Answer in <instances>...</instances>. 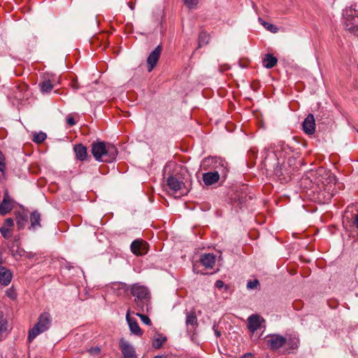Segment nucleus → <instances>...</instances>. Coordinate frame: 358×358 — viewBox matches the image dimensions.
Masks as SVG:
<instances>
[{
	"instance_id": "ea45409f",
	"label": "nucleus",
	"mask_w": 358,
	"mask_h": 358,
	"mask_svg": "<svg viewBox=\"0 0 358 358\" xmlns=\"http://www.w3.org/2000/svg\"><path fill=\"white\" fill-rule=\"evenodd\" d=\"M241 358H253V355L251 353H245Z\"/></svg>"
},
{
	"instance_id": "393cba45",
	"label": "nucleus",
	"mask_w": 358,
	"mask_h": 358,
	"mask_svg": "<svg viewBox=\"0 0 358 358\" xmlns=\"http://www.w3.org/2000/svg\"><path fill=\"white\" fill-rule=\"evenodd\" d=\"M166 338L161 334L157 335L152 340V346L156 349L160 348L166 342Z\"/></svg>"
},
{
	"instance_id": "f704fd0d",
	"label": "nucleus",
	"mask_w": 358,
	"mask_h": 358,
	"mask_svg": "<svg viewBox=\"0 0 358 358\" xmlns=\"http://www.w3.org/2000/svg\"><path fill=\"white\" fill-rule=\"evenodd\" d=\"M99 352H100V349L98 347L91 348L89 350V352L91 355H98L99 353Z\"/></svg>"
},
{
	"instance_id": "a19ab883",
	"label": "nucleus",
	"mask_w": 358,
	"mask_h": 358,
	"mask_svg": "<svg viewBox=\"0 0 358 358\" xmlns=\"http://www.w3.org/2000/svg\"><path fill=\"white\" fill-rule=\"evenodd\" d=\"M214 330H215V334L216 335L217 337H220L221 336V333L217 331V329H215V327H213Z\"/></svg>"
},
{
	"instance_id": "6e6552de",
	"label": "nucleus",
	"mask_w": 358,
	"mask_h": 358,
	"mask_svg": "<svg viewBox=\"0 0 358 358\" xmlns=\"http://www.w3.org/2000/svg\"><path fill=\"white\" fill-rule=\"evenodd\" d=\"M13 200L10 198L8 193H4L3 201L0 203V215H5L10 212L13 208Z\"/></svg>"
},
{
	"instance_id": "c756f323",
	"label": "nucleus",
	"mask_w": 358,
	"mask_h": 358,
	"mask_svg": "<svg viewBox=\"0 0 358 358\" xmlns=\"http://www.w3.org/2000/svg\"><path fill=\"white\" fill-rule=\"evenodd\" d=\"M183 2L189 9H195L199 3V0H183Z\"/></svg>"
},
{
	"instance_id": "6ab92c4d",
	"label": "nucleus",
	"mask_w": 358,
	"mask_h": 358,
	"mask_svg": "<svg viewBox=\"0 0 358 358\" xmlns=\"http://www.w3.org/2000/svg\"><path fill=\"white\" fill-rule=\"evenodd\" d=\"M12 274L5 267L0 266V283L3 286H7L11 281Z\"/></svg>"
},
{
	"instance_id": "37998d69",
	"label": "nucleus",
	"mask_w": 358,
	"mask_h": 358,
	"mask_svg": "<svg viewBox=\"0 0 358 358\" xmlns=\"http://www.w3.org/2000/svg\"><path fill=\"white\" fill-rule=\"evenodd\" d=\"M183 194H184L180 193L179 195H177L176 196H178V197H180V196H181L182 195H183Z\"/></svg>"
},
{
	"instance_id": "e433bc0d",
	"label": "nucleus",
	"mask_w": 358,
	"mask_h": 358,
	"mask_svg": "<svg viewBox=\"0 0 358 358\" xmlns=\"http://www.w3.org/2000/svg\"><path fill=\"white\" fill-rule=\"evenodd\" d=\"M71 85L72 88L74 90H78L80 88V85H79L78 80H73L71 81Z\"/></svg>"
},
{
	"instance_id": "b1692460",
	"label": "nucleus",
	"mask_w": 358,
	"mask_h": 358,
	"mask_svg": "<svg viewBox=\"0 0 358 358\" xmlns=\"http://www.w3.org/2000/svg\"><path fill=\"white\" fill-rule=\"evenodd\" d=\"M8 322L0 313V341L8 334Z\"/></svg>"
},
{
	"instance_id": "f3484780",
	"label": "nucleus",
	"mask_w": 358,
	"mask_h": 358,
	"mask_svg": "<svg viewBox=\"0 0 358 358\" xmlns=\"http://www.w3.org/2000/svg\"><path fill=\"white\" fill-rule=\"evenodd\" d=\"M220 179V173L217 171L214 172L205 173L203 175V180L207 185H213L217 182Z\"/></svg>"
},
{
	"instance_id": "a878e982",
	"label": "nucleus",
	"mask_w": 358,
	"mask_h": 358,
	"mask_svg": "<svg viewBox=\"0 0 358 358\" xmlns=\"http://www.w3.org/2000/svg\"><path fill=\"white\" fill-rule=\"evenodd\" d=\"M17 226L19 230L22 229L27 224V217L23 214L19 213L16 215Z\"/></svg>"
},
{
	"instance_id": "5701e85b",
	"label": "nucleus",
	"mask_w": 358,
	"mask_h": 358,
	"mask_svg": "<svg viewBox=\"0 0 358 358\" xmlns=\"http://www.w3.org/2000/svg\"><path fill=\"white\" fill-rule=\"evenodd\" d=\"M278 63V59L271 54H266L263 59V66L266 69L274 67Z\"/></svg>"
},
{
	"instance_id": "a211bd4d",
	"label": "nucleus",
	"mask_w": 358,
	"mask_h": 358,
	"mask_svg": "<svg viewBox=\"0 0 358 358\" xmlns=\"http://www.w3.org/2000/svg\"><path fill=\"white\" fill-rule=\"evenodd\" d=\"M41 214L37 211H34L30 215V222L31 225L29 227V229H32L34 231L37 230L38 229L41 227Z\"/></svg>"
},
{
	"instance_id": "c9c22d12",
	"label": "nucleus",
	"mask_w": 358,
	"mask_h": 358,
	"mask_svg": "<svg viewBox=\"0 0 358 358\" xmlns=\"http://www.w3.org/2000/svg\"><path fill=\"white\" fill-rule=\"evenodd\" d=\"M66 122L69 126H73L76 124L74 118L72 116H68L66 118Z\"/></svg>"
},
{
	"instance_id": "aec40b11",
	"label": "nucleus",
	"mask_w": 358,
	"mask_h": 358,
	"mask_svg": "<svg viewBox=\"0 0 358 358\" xmlns=\"http://www.w3.org/2000/svg\"><path fill=\"white\" fill-rule=\"evenodd\" d=\"M54 83L55 79L52 76L48 78H44V80L39 84L41 92L43 93L50 92L54 87Z\"/></svg>"
},
{
	"instance_id": "2eb2a0df",
	"label": "nucleus",
	"mask_w": 358,
	"mask_h": 358,
	"mask_svg": "<svg viewBox=\"0 0 358 358\" xmlns=\"http://www.w3.org/2000/svg\"><path fill=\"white\" fill-rule=\"evenodd\" d=\"M126 320L128 322L129 329L133 334L139 336L143 335V331L139 327L137 322L135 320H133L130 317V310H129L127 313Z\"/></svg>"
},
{
	"instance_id": "423d86ee",
	"label": "nucleus",
	"mask_w": 358,
	"mask_h": 358,
	"mask_svg": "<svg viewBox=\"0 0 358 358\" xmlns=\"http://www.w3.org/2000/svg\"><path fill=\"white\" fill-rule=\"evenodd\" d=\"M119 345L124 358H137L134 348L124 338L120 340Z\"/></svg>"
},
{
	"instance_id": "7c9ffc66",
	"label": "nucleus",
	"mask_w": 358,
	"mask_h": 358,
	"mask_svg": "<svg viewBox=\"0 0 358 358\" xmlns=\"http://www.w3.org/2000/svg\"><path fill=\"white\" fill-rule=\"evenodd\" d=\"M139 312L140 311L136 313V315L138 316L141 318V321L144 324H148V325H150L151 324V321H150V318L147 315L141 314Z\"/></svg>"
},
{
	"instance_id": "bb28decb",
	"label": "nucleus",
	"mask_w": 358,
	"mask_h": 358,
	"mask_svg": "<svg viewBox=\"0 0 358 358\" xmlns=\"http://www.w3.org/2000/svg\"><path fill=\"white\" fill-rule=\"evenodd\" d=\"M47 138L45 133L40 131L34 134L33 141L36 143H43Z\"/></svg>"
},
{
	"instance_id": "cd10ccee",
	"label": "nucleus",
	"mask_w": 358,
	"mask_h": 358,
	"mask_svg": "<svg viewBox=\"0 0 358 358\" xmlns=\"http://www.w3.org/2000/svg\"><path fill=\"white\" fill-rule=\"evenodd\" d=\"M208 36L206 32H201L199 36V47L208 43Z\"/></svg>"
},
{
	"instance_id": "58836bf2",
	"label": "nucleus",
	"mask_w": 358,
	"mask_h": 358,
	"mask_svg": "<svg viewBox=\"0 0 358 358\" xmlns=\"http://www.w3.org/2000/svg\"><path fill=\"white\" fill-rule=\"evenodd\" d=\"M224 286V282L222 280H217L215 282V287L218 289H221Z\"/></svg>"
},
{
	"instance_id": "79ce46f5",
	"label": "nucleus",
	"mask_w": 358,
	"mask_h": 358,
	"mask_svg": "<svg viewBox=\"0 0 358 358\" xmlns=\"http://www.w3.org/2000/svg\"><path fill=\"white\" fill-rule=\"evenodd\" d=\"M298 343H299V341L297 340V341H296V343H295V346H294V347H293L294 348H297V346H298Z\"/></svg>"
},
{
	"instance_id": "412c9836",
	"label": "nucleus",
	"mask_w": 358,
	"mask_h": 358,
	"mask_svg": "<svg viewBox=\"0 0 358 358\" xmlns=\"http://www.w3.org/2000/svg\"><path fill=\"white\" fill-rule=\"evenodd\" d=\"M201 264L206 267L212 268L215 264V256L213 254H204L201 257Z\"/></svg>"
},
{
	"instance_id": "c03bdc74",
	"label": "nucleus",
	"mask_w": 358,
	"mask_h": 358,
	"mask_svg": "<svg viewBox=\"0 0 358 358\" xmlns=\"http://www.w3.org/2000/svg\"><path fill=\"white\" fill-rule=\"evenodd\" d=\"M153 358H162L161 356H155V357Z\"/></svg>"
},
{
	"instance_id": "0eeeda50",
	"label": "nucleus",
	"mask_w": 358,
	"mask_h": 358,
	"mask_svg": "<svg viewBox=\"0 0 358 358\" xmlns=\"http://www.w3.org/2000/svg\"><path fill=\"white\" fill-rule=\"evenodd\" d=\"M131 250L136 255H143L148 252V244L143 240H135L131 244Z\"/></svg>"
},
{
	"instance_id": "39448f33",
	"label": "nucleus",
	"mask_w": 358,
	"mask_h": 358,
	"mask_svg": "<svg viewBox=\"0 0 358 358\" xmlns=\"http://www.w3.org/2000/svg\"><path fill=\"white\" fill-rule=\"evenodd\" d=\"M265 339L268 346L272 350H278L287 342L286 338L278 334L268 335Z\"/></svg>"
},
{
	"instance_id": "9b49d317",
	"label": "nucleus",
	"mask_w": 358,
	"mask_h": 358,
	"mask_svg": "<svg viewBox=\"0 0 358 358\" xmlns=\"http://www.w3.org/2000/svg\"><path fill=\"white\" fill-rule=\"evenodd\" d=\"M162 52V48L158 45L152 52H151L147 59L148 65V71H151L157 64Z\"/></svg>"
},
{
	"instance_id": "4be33fe9",
	"label": "nucleus",
	"mask_w": 358,
	"mask_h": 358,
	"mask_svg": "<svg viewBox=\"0 0 358 358\" xmlns=\"http://www.w3.org/2000/svg\"><path fill=\"white\" fill-rule=\"evenodd\" d=\"M74 152L77 159L80 161L85 160L87 155V148L82 144L76 145Z\"/></svg>"
},
{
	"instance_id": "dca6fc26",
	"label": "nucleus",
	"mask_w": 358,
	"mask_h": 358,
	"mask_svg": "<svg viewBox=\"0 0 358 358\" xmlns=\"http://www.w3.org/2000/svg\"><path fill=\"white\" fill-rule=\"evenodd\" d=\"M214 167L218 173L225 176L228 172L227 162L220 158H215L213 159Z\"/></svg>"
},
{
	"instance_id": "f8f14e48",
	"label": "nucleus",
	"mask_w": 358,
	"mask_h": 358,
	"mask_svg": "<svg viewBox=\"0 0 358 358\" xmlns=\"http://www.w3.org/2000/svg\"><path fill=\"white\" fill-rule=\"evenodd\" d=\"M167 185L169 188V191L173 194H176L179 191L182 189L185 186L182 181L178 180L173 176H170L166 180Z\"/></svg>"
},
{
	"instance_id": "9d476101",
	"label": "nucleus",
	"mask_w": 358,
	"mask_h": 358,
	"mask_svg": "<svg viewBox=\"0 0 358 358\" xmlns=\"http://www.w3.org/2000/svg\"><path fill=\"white\" fill-rule=\"evenodd\" d=\"M13 227V220L10 217L6 218L4 221L3 224L0 228V233L4 238L8 239L12 237Z\"/></svg>"
},
{
	"instance_id": "4468645a",
	"label": "nucleus",
	"mask_w": 358,
	"mask_h": 358,
	"mask_svg": "<svg viewBox=\"0 0 358 358\" xmlns=\"http://www.w3.org/2000/svg\"><path fill=\"white\" fill-rule=\"evenodd\" d=\"M185 324L187 331H194L198 326L197 318L194 311L187 312Z\"/></svg>"
},
{
	"instance_id": "f257e3e1",
	"label": "nucleus",
	"mask_w": 358,
	"mask_h": 358,
	"mask_svg": "<svg viewBox=\"0 0 358 358\" xmlns=\"http://www.w3.org/2000/svg\"><path fill=\"white\" fill-rule=\"evenodd\" d=\"M92 153L96 161L110 163L115 159L117 149L113 144L96 141L92 144Z\"/></svg>"
},
{
	"instance_id": "473e14b6",
	"label": "nucleus",
	"mask_w": 358,
	"mask_h": 358,
	"mask_svg": "<svg viewBox=\"0 0 358 358\" xmlns=\"http://www.w3.org/2000/svg\"><path fill=\"white\" fill-rule=\"evenodd\" d=\"M6 168L5 157L3 153L0 151V172L4 173Z\"/></svg>"
},
{
	"instance_id": "f03ea898",
	"label": "nucleus",
	"mask_w": 358,
	"mask_h": 358,
	"mask_svg": "<svg viewBox=\"0 0 358 358\" xmlns=\"http://www.w3.org/2000/svg\"><path fill=\"white\" fill-rule=\"evenodd\" d=\"M131 293L135 297L136 309L142 312L148 310L150 296L148 288L143 285H134L131 289Z\"/></svg>"
},
{
	"instance_id": "c85d7f7f",
	"label": "nucleus",
	"mask_w": 358,
	"mask_h": 358,
	"mask_svg": "<svg viewBox=\"0 0 358 358\" xmlns=\"http://www.w3.org/2000/svg\"><path fill=\"white\" fill-rule=\"evenodd\" d=\"M18 248H19L18 247V241H15V242L13 243V246L10 249L11 253H12L13 256H14L15 257H17V256H21L22 252H23V251H18Z\"/></svg>"
},
{
	"instance_id": "7ed1b4c3",
	"label": "nucleus",
	"mask_w": 358,
	"mask_h": 358,
	"mask_svg": "<svg viewBox=\"0 0 358 358\" xmlns=\"http://www.w3.org/2000/svg\"><path fill=\"white\" fill-rule=\"evenodd\" d=\"M50 325V315L48 313H42L34 327L29 330L28 340L31 342L38 335L45 331Z\"/></svg>"
},
{
	"instance_id": "20e7f679",
	"label": "nucleus",
	"mask_w": 358,
	"mask_h": 358,
	"mask_svg": "<svg viewBox=\"0 0 358 358\" xmlns=\"http://www.w3.org/2000/svg\"><path fill=\"white\" fill-rule=\"evenodd\" d=\"M344 27L350 32L358 35V10L348 8L343 12Z\"/></svg>"
},
{
	"instance_id": "1a4fd4ad",
	"label": "nucleus",
	"mask_w": 358,
	"mask_h": 358,
	"mask_svg": "<svg viewBox=\"0 0 358 358\" xmlns=\"http://www.w3.org/2000/svg\"><path fill=\"white\" fill-rule=\"evenodd\" d=\"M264 322V320L259 315L256 314L252 315L248 318V328L253 334L260 329L262 323Z\"/></svg>"
},
{
	"instance_id": "72a5a7b5",
	"label": "nucleus",
	"mask_w": 358,
	"mask_h": 358,
	"mask_svg": "<svg viewBox=\"0 0 358 358\" xmlns=\"http://www.w3.org/2000/svg\"><path fill=\"white\" fill-rule=\"evenodd\" d=\"M259 285L258 280L249 281L247 283V288L249 289H256Z\"/></svg>"
},
{
	"instance_id": "ddd939ff",
	"label": "nucleus",
	"mask_w": 358,
	"mask_h": 358,
	"mask_svg": "<svg viewBox=\"0 0 358 358\" xmlns=\"http://www.w3.org/2000/svg\"><path fill=\"white\" fill-rule=\"evenodd\" d=\"M303 130L307 134H313L315 131V121L313 114H309L303 122Z\"/></svg>"
},
{
	"instance_id": "4c0bfd02",
	"label": "nucleus",
	"mask_w": 358,
	"mask_h": 358,
	"mask_svg": "<svg viewBox=\"0 0 358 358\" xmlns=\"http://www.w3.org/2000/svg\"><path fill=\"white\" fill-rule=\"evenodd\" d=\"M353 223L355 226L358 229V212L354 215Z\"/></svg>"
},
{
	"instance_id": "2f4dec72",
	"label": "nucleus",
	"mask_w": 358,
	"mask_h": 358,
	"mask_svg": "<svg viewBox=\"0 0 358 358\" xmlns=\"http://www.w3.org/2000/svg\"><path fill=\"white\" fill-rule=\"evenodd\" d=\"M263 25L267 30H268L273 33H276L278 30V29L276 26H275L274 24L268 23V22H264Z\"/></svg>"
}]
</instances>
